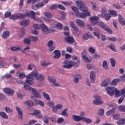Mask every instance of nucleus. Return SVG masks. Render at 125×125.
<instances>
[{
  "instance_id": "f257e3e1",
  "label": "nucleus",
  "mask_w": 125,
  "mask_h": 125,
  "mask_svg": "<svg viewBox=\"0 0 125 125\" xmlns=\"http://www.w3.org/2000/svg\"><path fill=\"white\" fill-rule=\"evenodd\" d=\"M89 20L90 21V23L91 26H95V25H96L97 24L98 26H101L103 30H104V31H106V32H107V33H109V34H112V30H111V28L106 26L105 23H104V22L102 21H98V20H99V19L96 16H91L89 18Z\"/></svg>"
},
{
  "instance_id": "f03ea898",
  "label": "nucleus",
  "mask_w": 125,
  "mask_h": 125,
  "mask_svg": "<svg viewBox=\"0 0 125 125\" xmlns=\"http://www.w3.org/2000/svg\"><path fill=\"white\" fill-rule=\"evenodd\" d=\"M106 90L108 94L110 95V96H113L114 94L116 96L121 95V94H125V89L123 88L122 89L121 92L117 90V88H114V87H108L106 88Z\"/></svg>"
},
{
  "instance_id": "7ed1b4c3",
  "label": "nucleus",
  "mask_w": 125,
  "mask_h": 125,
  "mask_svg": "<svg viewBox=\"0 0 125 125\" xmlns=\"http://www.w3.org/2000/svg\"><path fill=\"white\" fill-rule=\"evenodd\" d=\"M27 83L29 84V83L27 82V80H26L25 83H24L23 84L24 89L25 90H29V91L32 92L33 95L37 98H42L41 94L38 92V90H37V89L32 88L31 86H29V85H27Z\"/></svg>"
},
{
  "instance_id": "20e7f679",
  "label": "nucleus",
  "mask_w": 125,
  "mask_h": 125,
  "mask_svg": "<svg viewBox=\"0 0 125 125\" xmlns=\"http://www.w3.org/2000/svg\"><path fill=\"white\" fill-rule=\"evenodd\" d=\"M38 75V70L35 69L31 73V74L26 76V82L28 83L29 85H32V84L34 83L33 81H34L35 78H37Z\"/></svg>"
},
{
  "instance_id": "39448f33",
  "label": "nucleus",
  "mask_w": 125,
  "mask_h": 125,
  "mask_svg": "<svg viewBox=\"0 0 125 125\" xmlns=\"http://www.w3.org/2000/svg\"><path fill=\"white\" fill-rule=\"evenodd\" d=\"M63 64H64L62 65V68L64 69H71L73 66H79V63L72 61L66 60L63 62Z\"/></svg>"
},
{
  "instance_id": "423d86ee",
  "label": "nucleus",
  "mask_w": 125,
  "mask_h": 125,
  "mask_svg": "<svg viewBox=\"0 0 125 125\" xmlns=\"http://www.w3.org/2000/svg\"><path fill=\"white\" fill-rule=\"evenodd\" d=\"M48 81L49 83H52L53 86L59 87L61 86L60 83L56 82V79L54 77H49Z\"/></svg>"
},
{
  "instance_id": "0eeeda50",
  "label": "nucleus",
  "mask_w": 125,
  "mask_h": 125,
  "mask_svg": "<svg viewBox=\"0 0 125 125\" xmlns=\"http://www.w3.org/2000/svg\"><path fill=\"white\" fill-rule=\"evenodd\" d=\"M40 28L43 34L47 35V34L50 33V30H49L47 26H46L44 23L41 24Z\"/></svg>"
},
{
  "instance_id": "6e6552de",
  "label": "nucleus",
  "mask_w": 125,
  "mask_h": 125,
  "mask_svg": "<svg viewBox=\"0 0 125 125\" xmlns=\"http://www.w3.org/2000/svg\"><path fill=\"white\" fill-rule=\"evenodd\" d=\"M110 107H111L112 109L109 111H107L106 112L107 116H110V115H111L112 113H115V112H116V109L117 108V105H116V104H113L110 105Z\"/></svg>"
},
{
  "instance_id": "1a4fd4ad",
  "label": "nucleus",
  "mask_w": 125,
  "mask_h": 125,
  "mask_svg": "<svg viewBox=\"0 0 125 125\" xmlns=\"http://www.w3.org/2000/svg\"><path fill=\"white\" fill-rule=\"evenodd\" d=\"M95 100H93V104L94 105H101V104H103V101H101L100 98L98 96L94 97Z\"/></svg>"
},
{
  "instance_id": "9d476101",
  "label": "nucleus",
  "mask_w": 125,
  "mask_h": 125,
  "mask_svg": "<svg viewBox=\"0 0 125 125\" xmlns=\"http://www.w3.org/2000/svg\"><path fill=\"white\" fill-rule=\"evenodd\" d=\"M20 24L21 26H22V27H27V26H29V24H30V20H23L20 21Z\"/></svg>"
},
{
  "instance_id": "9b49d317",
  "label": "nucleus",
  "mask_w": 125,
  "mask_h": 125,
  "mask_svg": "<svg viewBox=\"0 0 125 125\" xmlns=\"http://www.w3.org/2000/svg\"><path fill=\"white\" fill-rule=\"evenodd\" d=\"M16 110L18 112V118H19L20 120H22V117H23V110L18 106L16 107Z\"/></svg>"
},
{
  "instance_id": "f8f14e48",
  "label": "nucleus",
  "mask_w": 125,
  "mask_h": 125,
  "mask_svg": "<svg viewBox=\"0 0 125 125\" xmlns=\"http://www.w3.org/2000/svg\"><path fill=\"white\" fill-rule=\"evenodd\" d=\"M74 77V82L75 83H80V80L82 79V77H81V75L80 74H74L73 75Z\"/></svg>"
},
{
  "instance_id": "ddd939ff",
  "label": "nucleus",
  "mask_w": 125,
  "mask_h": 125,
  "mask_svg": "<svg viewBox=\"0 0 125 125\" xmlns=\"http://www.w3.org/2000/svg\"><path fill=\"white\" fill-rule=\"evenodd\" d=\"M33 114L39 118V119H42V112L40 110H35Z\"/></svg>"
},
{
  "instance_id": "4468645a",
  "label": "nucleus",
  "mask_w": 125,
  "mask_h": 125,
  "mask_svg": "<svg viewBox=\"0 0 125 125\" xmlns=\"http://www.w3.org/2000/svg\"><path fill=\"white\" fill-rule=\"evenodd\" d=\"M54 53L55 54V56L53 57L54 59H59L60 58V56H61L60 51L56 50L54 51Z\"/></svg>"
},
{
  "instance_id": "2eb2a0df",
  "label": "nucleus",
  "mask_w": 125,
  "mask_h": 125,
  "mask_svg": "<svg viewBox=\"0 0 125 125\" xmlns=\"http://www.w3.org/2000/svg\"><path fill=\"white\" fill-rule=\"evenodd\" d=\"M25 15L28 17H31V18L35 20H37L36 18V13H35L34 11H31L30 12L27 13Z\"/></svg>"
},
{
  "instance_id": "dca6fc26",
  "label": "nucleus",
  "mask_w": 125,
  "mask_h": 125,
  "mask_svg": "<svg viewBox=\"0 0 125 125\" xmlns=\"http://www.w3.org/2000/svg\"><path fill=\"white\" fill-rule=\"evenodd\" d=\"M83 117L78 115H72V119L75 122H80L83 121Z\"/></svg>"
},
{
  "instance_id": "f3484780",
  "label": "nucleus",
  "mask_w": 125,
  "mask_h": 125,
  "mask_svg": "<svg viewBox=\"0 0 125 125\" xmlns=\"http://www.w3.org/2000/svg\"><path fill=\"white\" fill-rule=\"evenodd\" d=\"M4 91L6 94H8V95H13L14 94V91L11 89L9 88H4Z\"/></svg>"
},
{
  "instance_id": "a211bd4d",
  "label": "nucleus",
  "mask_w": 125,
  "mask_h": 125,
  "mask_svg": "<svg viewBox=\"0 0 125 125\" xmlns=\"http://www.w3.org/2000/svg\"><path fill=\"white\" fill-rule=\"evenodd\" d=\"M76 22L78 26H80L82 28H83L85 25H84V22L80 19H77L76 20Z\"/></svg>"
},
{
  "instance_id": "6ab92c4d",
  "label": "nucleus",
  "mask_w": 125,
  "mask_h": 125,
  "mask_svg": "<svg viewBox=\"0 0 125 125\" xmlns=\"http://www.w3.org/2000/svg\"><path fill=\"white\" fill-rule=\"evenodd\" d=\"M81 11H83V12H84L85 11H88V8L85 6V4H83L82 5H81L78 8Z\"/></svg>"
},
{
  "instance_id": "aec40b11",
  "label": "nucleus",
  "mask_w": 125,
  "mask_h": 125,
  "mask_svg": "<svg viewBox=\"0 0 125 125\" xmlns=\"http://www.w3.org/2000/svg\"><path fill=\"white\" fill-rule=\"evenodd\" d=\"M111 81V80L110 79H107L105 80L104 81H103L101 83V86L105 87L107 86L109 83H110V82Z\"/></svg>"
},
{
  "instance_id": "412c9836",
  "label": "nucleus",
  "mask_w": 125,
  "mask_h": 125,
  "mask_svg": "<svg viewBox=\"0 0 125 125\" xmlns=\"http://www.w3.org/2000/svg\"><path fill=\"white\" fill-rule=\"evenodd\" d=\"M65 40L67 42H68V43H74V42H75V39H74V38L71 37L65 38Z\"/></svg>"
},
{
  "instance_id": "4be33fe9",
  "label": "nucleus",
  "mask_w": 125,
  "mask_h": 125,
  "mask_svg": "<svg viewBox=\"0 0 125 125\" xmlns=\"http://www.w3.org/2000/svg\"><path fill=\"white\" fill-rule=\"evenodd\" d=\"M76 16L78 18H81V19H85L86 18V16H85V14L83 13L78 12L76 14Z\"/></svg>"
},
{
  "instance_id": "5701e85b",
  "label": "nucleus",
  "mask_w": 125,
  "mask_h": 125,
  "mask_svg": "<svg viewBox=\"0 0 125 125\" xmlns=\"http://www.w3.org/2000/svg\"><path fill=\"white\" fill-rule=\"evenodd\" d=\"M90 78L91 79V82L93 83H94L95 82V72H94V71H91Z\"/></svg>"
},
{
  "instance_id": "b1692460",
  "label": "nucleus",
  "mask_w": 125,
  "mask_h": 125,
  "mask_svg": "<svg viewBox=\"0 0 125 125\" xmlns=\"http://www.w3.org/2000/svg\"><path fill=\"white\" fill-rule=\"evenodd\" d=\"M9 36H10V32L9 31H4L2 34L3 39H7Z\"/></svg>"
},
{
  "instance_id": "393cba45",
  "label": "nucleus",
  "mask_w": 125,
  "mask_h": 125,
  "mask_svg": "<svg viewBox=\"0 0 125 125\" xmlns=\"http://www.w3.org/2000/svg\"><path fill=\"white\" fill-rule=\"evenodd\" d=\"M118 20L120 24L123 25V26H125V19L123 18V17L121 15H118Z\"/></svg>"
},
{
  "instance_id": "a878e982",
  "label": "nucleus",
  "mask_w": 125,
  "mask_h": 125,
  "mask_svg": "<svg viewBox=\"0 0 125 125\" xmlns=\"http://www.w3.org/2000/svg\"><path fill=\"white\" fill-rule=\"evenodd\" d=\"M37 81H41L42 82V81H44V76L42 75V74H39L37 75V77L36 78Z\"/></svg>"
},
{
  "instance_id": "bb28decb",
  "label": "nucleus",
  "mask_w": 125,
  "mask_h": 125,
  "mask_svg": "<svg viewBox=\"0 0 125 125\" xmlns=\"http://www.w3.org/2000/svg\"><path fill=\"white\" fill-rule=\"evenodd\" d=\"M116 124L118 125H125V119L123 118L121 120H118L116 122Z\"/></svg>"
},
{
  "instance_id": "cd10ccee",
  "label": "nucleus",
  "mask_w": 125,
  "mask_h": 125,
  "mask_svg": "<svg viewBox=\"0 0 125 125\" xmlns=\"http://www.w3.org/2000/svg\"><path fill=\"white\" fill-rule=\"evenodd\" d=\"M120 81H121V79L119 78L114 79L111 83V84L112 85H117V84L118 83H119V82H120Z\"/></svg>"
},
{
  "instance_id": "c85d7f7f",
  "label": "nucleus",
  "mask_w": 125,
  "mask_h": 125,
  "mask_svg": "<svg viewBox=\"0 0 125 125\" xmlns=\"http://www.w3.org/2000/svg\"><path fill=\"white\" fill-rule=\"evenodd\" d=\"M25 105H27L28 107H32L34 105V103L32 101H27L24 103Z\"/></svg>"
},
{
  "instance_id": "c756f323",
  "label": "nucleus",
  "mask_w": 125,
  "mask_h": 125,
  "mask_svg": "<svg viewBox=\"0 0 125 125\" xmlns=\"http://www.w3.org/2000/svg\"><path fill=\"white\" fill-rule=\"evenodd\" d=\"M82 121H83V122H85L86 124H91V123H92L91 119L85 117H83Z\"/></svg>"
},
{
  "instance_id": "7c9ffc66",
  "label": "nucleus",
  "mask_w": 125,
  "mask_h": 125,
  "mask_svg": "<svg viewBox=\"0 0 125 125\" xmlns=\"http://www.w3.org/2000/svg\"><path fill=\"white\" fill-rule=\"evenodd\" d=\"M26 16L25 14H22L21 13H18L16 15V18H21L23 19L24 18H26Z\"/></svg>"
},
{
  "instance_id": "2f4dec72",
  "label": "nucleus",
  "mask_w": 125,
  "mask_h": 125,
  "mask_svg": "<svg viewBox=\"0 0 125 125\" xmlns=\"http://www.w3.org/2000/svg\"><path fill=\"white\" fill-rule=\"evenodd\" d=\"M26 34V29L22 28L20 32V36L21 38H23V36Z\"/></svg>"
},
{
  "instance_id": "473e14b6",
  "label": "nucleus",
  "mask_w": 125,
  "mask_h": 125,
  "mask_svg": "<svg viewBox=\"0 0 125 125\" xmlns=\"http://www.w3.org/2000/svg\"><path fill=\"white\" fill-rule=\"evenodd\" d=\"M103 68L105 69V70H107L108 69V63L106 60H104L103 62Z\"/></svg>"
},
{
  "instance_id": "72a5a7b5",
  "label": "nucleus",
  "mask_w": 125,
  "mask_h": 125,
  "mask_svg": "<svg viewBox=\"0 0 125 125\" xmlns=\"http://www.w3.org/2000/svg\"><path fill=\"white\" fill-rule=\"evenodd\" d=\"M44 6V3H43V2H39L36 4V7H38V8H41V7H43Z\"/></svg>"
},
{
  "instance_id": "f704fd0d",
  "label": "nucleus",
  "mask_w": 125,
  "mask_h": 125,
  "mask_svg": "<svg viewBox=\"0 0 125 125\" xmlns=\"http://www.w3.org/2000/svg\"><path fill=\"white\" fill-rule=\"evenodd\" d=\"M36 103H37L38 104H39L41 107H44V103H43L42 101L39 100H36L35 101Z\"/></svg>"
},
{
  "instance_id": "c9c22d12",
  "label": "nucleus",
  "mask_w": 125,
  "mask_h": 125,
  "mask_svg": "<svg viewBox=\"0 0 125 125\" xmlns=\"http://www.w3.org/2000/svg\"><path fill=\"white\" fill-rule=\"evenodd\" d=\"M110 63L111 64L112 67L113 68L116 66V60L114 58H111L110 59Z\"/></svg>"
},
{
  "instance_id": "e433bc0d",
  "label": "nucleus",
  "mask_w": 125,
  "mask_h": 125,
  "mask_svg": "<svg viewBox=\"0 0 125 125\" xmlns=\"http://www.w3.org/2000/svg\"><path fill=\"white\" fill-rule=\"evenodd\" d=\"M0 116L3 119H7L8 118V116H7V115H6V113L3 112H0Z\"/></svg>"
},
{
  "instance_id": "4c0bfd02",
  "label": "nucleus",
  "mask_w": 125,
  "mask_h": 125,
  "mask_svg": "<svg viewBox=\"0 0 125 125\" xmlns=\"http://www.w3.org/2000/svg\"><path fill=\"white\" fill-rule=\"evenodd\" d=\"M94 36L95 37H97V38L98 39V40H100V35H101V33H100V32H94L93 33Z\"/></svg>"
},
{
  "instance_id": "58836bf2",
  "label": "nucleus",
  "mask_w": 125,
  "mask_h": 125,
  "mask_svg": "<svg viewBox=\"0 0 125 125\" xmlns=\"http://www.w3.org/2000/svg\"><path fill=\"white\" fill-rule=\"evenodd\" d=\"M42 94L44 97V98H45V99H46L47 100H50V97H49V95H48L47 93L44 92H42Z\"/></svg>"
},
{
  "instance_id": "ea45409f",
  "label": "nucleus",
  "mask_w": 125,
  "mask_h": 125,
  "mask_svg": "<svg viewBox=\"0 0 125 125\" xmlns=\"http://www.w3.org/2000/svg\"><path fill=\"white\" fill-rule=\"evenodd\" d=\"M75 2H76L78 8L81 6V5H82L83 4H84L82 0H77V1H76Z\"/></svg>"
},
{
  "instance_id": "a19ab883",
  "label": "nucleus",
  "mask_w": 125,
  "mask_h": 125,
  "mask_svg": "<svg viewBox=\"0 0 125 125\" xmlns=\"http://www.w3.org/2000/svg\"><path fill=\"white\" fill-rule=\"evenodd\" d=\"M107 47H110L112 51H116V47L115 46V45L113 44L112 43H111L110 45H107Z\"/></svg>"
},
{
  "instance_id": "79ce46f5",
  "label": "nucleus",
  "mask_w": 125,
  "mask_h": 125,
  "mask_svg": "<svg viewBox=\"0 0 125 125\" xmlns=\"http://www.w3.org/2000/svg\"><path fill=\"white\" fill-rule=\"evenodd\" d=\"M33 28L35 30H41V25L38 24H34L33 25Z\"/></svg>"
},
{
  "instance_id": "37998d69",
  "label": "nucleus",
  "mask_w": 125,
  "mask_h": 125,
  "mask_svg": "<svg viewBox=\"0 0 125 125\" xmlns=\"http://www.w3.org/2000/svg\"><path fill=\"white\" fill-rule=\"evenodd\" d=\"M106 40H107V41H112V42H117V38H116V37H107L106 38Z\"/></svg>"
},
{
  "instance_id": "c03bdc74",
  "label": "nucleus",
  "mask_w": 125,
  "mask_h": 125,
  "mask_svg": "<svg viewBox=\"0 0 125 125\" xmlns=\"http://www.w3.org/2000/svg\"><path fill=\"white\" fill-rule=\"evenodd\" d=\"M118 109L120 112H123L125 113V105H120Z\"/></svg>"
},
{
  "instance_id": "a18cd8bd",
  "label": "nucleus",
  "mask_w": 125,
  "mask_h": 125,
  "mask_svg": "<svg viewBox=\"0 0 125 125\" xmlns=\"http://www.w3.org/2000/svg\"><path fill=\"white\" fill-rule=\"evenodd\" d=\"M24 42L25 44H31V40L29 38H25L24 39Z\"/></svg>"
},
{
  "instance_id": "49530a36",
  "label": "nucleus",
  "mask_w": 125,
  "mask_h": 125,
  "mask_svg": "<svg viewBox=\"0 0 125 125\" xmlns=\"http://www.w3.org/2000/svg\"><path fill=\"white\" fill-rule=\"evenodd\" d=\"M83 39L85 41H87L88 39H90V36L88 34H83Z\"/></svg>"
},
{
  "instance_id": "de8ad7c7",
  "label": "nucleus",
  "mask_w": 125,
  "mask_h": 125,
  "mask_svg": "<svg viewBox=\"0 0 125 125\" xmlns=\"http://www.w3.org/2000/svg\"><path fill=\"white\" fill-rule=\"evenodd\" d=\"M67 111H68V109H64V110L62 112V116H63V117H68V115L67 114Z\"/></svg>"
},
{
  "instance_id": "09e8293b",
  "label": "nucleus",
  "mask_w": 125,
  "mask_h": 125,
  "mask_svg": "<svg viewBox=\"0 0 125 125\" xmlns=\"http://www.w3.org/2000/svg\"><path fill=\"white\" fill-rule=\"evenodd\" d=\"M35 67V64L33 63H30L28 65L27 69H28L30 71H32L33 69H34V67Z\"/></svg>"
},
{
  "instance_id": "8fccbe9b",
  "label": "nucleus",
  "mask_w": 125,
  "mask_h": 125,
  "mask_svg": "<svg viewBox=\"0 0 125 125\" xmlns=\"http://www.w3.org/2000/svg\"><path fill=\"white\" fill-rule=\"evenodd\" d=\"M50 65V63L49 62H43L41 63V65H42V67H47V66H49Z\"/></svg>"
},
{
  "instance_id": "3c124183",
  "label": "nucleus",
  "mask_w": 125,
  "mask_h": 125,
  "mask_svg": "<svg viewBox=\"0 0 125 125\" xmlns=\"http://www.w3.org/2000/svg\"><path fill=\"white\" fill-rule=\"evenodd\" d=\"M56 27L59 30H61L62 29V28H63V24H62V23H61L60 22H58L57 23Z\"/></svg>"
},
{
  "instance_id": "603ef678",
  "label": "nucleus",
  "mask_w": 125,
  "mask_h": 125,
  "mask_svg": "<svg viewBox=\"0 0 125 125\" xmlns=\"http://www.w3.org/2000/svg\"><path fill=\"white\" fill-rule=\"evenodd\" d=\"M48 120H49V118L47 115H44L43 117V121L45 124H48Z\"/></svg>"
},
{
  "instance_id": "864d4df0",
  "label": "nucleus",
  "mask_w": 125,
  "mask_h": 125,
  "mask_svg": "<svg viewBox=\"0 0 125 125\" xmlns=\"http://www.w3.org/2000/svg\"><path fill=\"white\" fill-rule=\"evenodd\" d=\"M47 105L50 108H53V106H54L55 104L53 101H49L47 103Z\"/></svg>"
},
{
  "instance_id": "5fc2aeb1",
  "label": "nucleus",
  "mask_w": 125,
  "mask_h": 125,
  "mask_svg": "<svg viewBox=\"0 0 125 125\" xmlns=\"http://www.w3.org/2000/svg\"><path fill=\"white\" fill-rule=\"evenodd\" d=\"M11 77V75L10 73L5 74L1 77V79H9Z\"/></svg>"
},
{
  "instance_id": "6e6d98bb",
  "label": "nucleus",
  "mask_w": 125,
  "mask_h": 125,
  "mask_svg": "<svg viewBox=\"0 0 125 125\" xmlns=\"http://www.w3.org/2000/svg\"><path fill=\"white\" fill-rule=\"evenodd\" d=\"M88 51L91 53V54H94V53H95V49L93 48V47H90L89 48Z\"/></svg>"
},
{
  "instance_id": "4d7b16f0",
  "label": "nucleus",
  "mask_w": 125,
  "mask_h": 125,
  "mask_svg": "<svg viewBox=\"0 0 125 125\" xmlns=\"http://www.w3.org/2000/svg\"><path fill=\"white\" fill-rule=\"evenodd\" d=\"M104 17L105 18V20H106L107 21H108V20H110V19L111 18V14H105Z\"/></svg>"
},
{
  "instance_id": "13d9d810",
  "label": "nucleus",
  "mask_w": 125,
  "mask_h": 125,
  "mask_svg": "<svg viewBox=\"0 0 125 125\" xmlns=\"http://www.w3.org/2000/svg\"><path fill=\"white\" fill-rule=\"evenodd\" d=\"M59 20H64L66 18V15L64 13H62L61 16L58 18Z\"/></svg>"
},
{
  "instance_id": "bf43d9fd",
  "label": "nucleus",
  "mask_w": 125,
  "mask_h": 125,
  "mask_svg": "<svg viewBox=\"0 0 125 125\" xmlns=\"http://www.w3.org/2000/svg\"><path fill=\"white\" fill-rule=\"evenodd\" d=\"M30 39L32 42H37L39 40V38L36 36H31L30 37Z\"/></svg>"
},
{
  "instance_id": "052dcab7",
  "label": "nucleus",
  "mask_w": 125,
  "mask_h": 125,
  "mask_svg": "<svg viewBox=\"0 0 125 125\" xmlns=\"http://www.w3.org/2000/svg\"><path fill=\"white\" fill-rule=\"evenodd\" d=\"M104 114V109L103 108H100L98 110V115L99 116H102Z\"/></svg>"
},
{
  "instance_id": "680f3d73",
  "label": "nucleus",
  "mask_w": 125,
  "mask_h": 125,
  "mask_svg": "<svg viewBox=\"0 0 125 125\" xmlns=\"http://www.w3.org/2000/svg\"><path fill=\"white\" fill-rule=\"evenodd\" d=\"M71 9H72L74 12H76V14L79 12V9H78L76 6H72L71 7Z\"/></svg>"
},
{
  "instance_id": "e2e57ef3",
  "label": "nucleus",
  "mask_w": 125,
  "mask_h": 125,
  "mask_svg": "<svg viewBox=\"0 0 125 125\" xmlns=\"http://www.w3.org/2000/svg\"><path fill=\"white\" fill-rule=\"evenodd\" d=\"M66 51L67 52H69V53H73V48H72V47L68 46L66 48Z\"/></svg>"
},
{
  "instance_id": "0e129e2a",
  "label": "nucleus",
  "mask_w": 125,
  "mask_h": 125,
  "mask_svg": "<svg viewBox=\"0 0 125 125\" xmlns=\"http://www.w3.org/2000/svg\"><path fill=\"white\" fill-rule=\"evenodd\" d=\"M45 16H46L47 17H48V18H51V17H52V15L51 14V13L49 12H46L45 13Z\"/></svg>"
},
{
  "instance_id": "69168bd1",
  "label": "nucleus",
  "mask_w": 125,
  "mask_h": 125,
  "mask_svg": "<svg viewBox=\"0 0 125 125\" xmlns=\"http://www.w3.org/2000/svg\"><path fill=\"white\" fill-rule=\"evenodd\" d=\"M110 15L114 17H116V16H118V14H117V12L115 11H111Z\"/></svg>"
},
{
  "instance_id": "338daca9",
  "label": "nucleus",
  "mask_w": 125,
  "mask_h": 125,
  "mask_svg": "<svg viewBox=\"0 0 125 125\" xmlns=\"http://www.w3.org/2000/svg\"><path fill=\"white\" fill-rule=\"evenodd\" d=\"M11 15V12H6L4 14V17L5 18H7L9 17Z\"/></svg>"
},
{
  "instance_id": "774afa93",
  "label": "nucleus",
  "mask_w": 125,
  "mask_h": 125,
  "mask_svg": "<svg viewBox=\"0 0 125 125\" xmlns=\"http://www.w3.org/2000/svg\"><path fill=\"white\" fill-rule=\"evenodd\" d=\"M53 45V41L52 40H50L48 41L47 43V46L49 47H51Z\"/></svg>"
}]
</instances>
